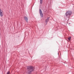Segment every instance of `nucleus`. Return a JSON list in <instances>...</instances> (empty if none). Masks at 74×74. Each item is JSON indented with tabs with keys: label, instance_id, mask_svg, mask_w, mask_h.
<instances>
[{
	"label": "nucleus",
	"instance_id": "f257e3e1",
	"mask_svg": "<svg viewBox=\"0 0 74 74\" xmlns=\"http://www.w3.org/2000/svg\"><path fill=\"white\" fill-rule=\"evenodd\" d=\"M27 69L28 70L27 73L28 74H31L32 72L34 71L33 67L32 66H27Z\"/></svg>",
	"mask_w": 74,
	"mask_h": 74
},
{
	"label": "nucleus",
	"instance_id": "f03ea898",
	"mask_svg": "<svg viewBox=\"0 0 74 74\" xmlns=\"http://www.w3.org/2000/svg\"><path fill=\"white\" fill-rule=\"evenodd\" d=\"M72 14V12L70 11H67L65 15H66V16L69 18L70 16H71Z\"/></svg>",
	"mask_w": 74,
	"mask_h": 74
},
{
	"label": "nucleus",
	"instance_id": "7ed1b4c3",
	"mask_svg": "<svg viewBox=\"0 0 74 74\" xmlns=\"http://www.w3.org/2000/svg\"><path fill=\"white\" fill-rule=\"evenodd\" d=\"M39 12L41 16V17H43V14H42L41 10L40 9H39Z\"/></svg>",
	"mask_w": 74,
	"mask_h": 74
},
{
	"label": "nucleus",
	"instance_id": "20e7f679",
	"mask_svg": "<svg viewBox=\"0 0 74 74\" xmlns=\"http://www.w3.org/2000/svg\"><path fill=\"white\" fill-rule=\"evenodd\" d=\"M24 18L26 22H28V21H27V20H28V18H27V17L24 16Z\"/></svg>",
	"mask_w": 74,
	"mask_h": 74
},
{
	"label": "nucleus",
	"instance_id": "39448f33",
	"mask_svg": "<svg viewBox=\"0 0 74 74\" xmlns=\"http://www.w3.org/2000/svg\"><path fill=\"white\" fill-rule=\"evenodd\" d=\"M50 18L48 17L46 19V20L45 21V23H48V22L49 21V19Z\"/></svg>",
	"mask_w": 74,
	"mask_h": 74
},
{
	"label": "nucleus",
	"instance_id": "423d86ee",
	"mask_svg": "<svg viewBox=\"0 0 74 74\" xmlns=\"http://www.w3.org/2000/svg\"><path fill=\"white\" fill-rule=\"evenodd\" d=\"M3 13H0V15L1 16V17L3 16Z\"/></svg>",
	"mask_w": 74,
	"mask_h": 74
},
{
	"label": "nucleus",
	"instance_id": "0eeeda50",
	"mask_svg": "<svg viewBox=\"0 0 74 74\" xmlns=\"http://www.w3.org/2000/svg\"><path fill=\"white\" fill-rule=\"evenodd\" d=\"M40 3L41 4L42 3V0H40Z\"/></svg>",
	"mask_w": 74,
	"mask_h": 74
},
{
	"label": "nucleus",
	"instance_id": "6e6552de",
	"mask_svg": "<svg viewBox=\"0 0 74 74\" xmlns=\"http://www.w3.org/2000/svg\"><path fill=\"white\" fill-rule=\"evenodd\" d=\"M3 11L1 9H0V14L1 13H3Z\"/></svg>",
	"mask_w": 74,
	"mask_h": 74
},
{
	"label": "nucleus",
	"instance_id": "1a4fd4ad",
	"mask_svg": "<svg viewBox=\"0 0 74 74\" xmlns=\"http://www.w3.org/2000/svg\"><path fill=\"white\" fill-rule=\"evenodd\" d=\"M71 37H70L69 38H68V39L69 41H70V40H71Z\"/></svg>",
	"mask_w": 74,
	"mask_h": 74
},
{
	"label": "nucleus",
	"instance_id": "9d476101",
	"mask_svg": "<svg viewBox=\"0 0 74 74\" xmlns=\"http://www.w3.org/2000/svg\"><path fill=\"white\" fill-rule=\"evenodd\" d=\"M6 74H10V71L8 72Z\"/></svg>",
	"mask_w": 74,
	"mask_h": 74
},
{
	"label": "nucleus",
	"instance_id": "9b49d317",
	"mask_svg": "<svg viewBox=\"0 0 74 74\" xmlns=\"http://www.w3.org/2000/svg\"><path fill=\"white\" fill-rule=\"evenodd\" d=\"M69 24H70V23H69Z\"/></svg>",
	"mask_w": 74,
	"mask_h": 74
}]
</instances>
